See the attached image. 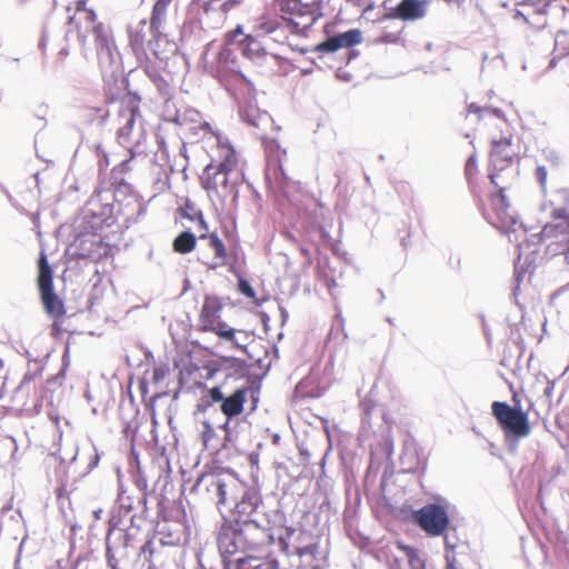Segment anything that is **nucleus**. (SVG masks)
Listing matches in <instances>:
<instances>
[{
    "label": "nucleus",
    "mask_w": 569,
    "mask_h": 569,
    "mask_svg": "<svg viewBox=\"0 0 569 569\" xmlns=\"http://www.w3.org/2000/svg\"><path fill=\"white\" fill-rule=\"evenodd\" d=\"M214 44V41L208 42L201 54L207 72L217 79L230 93H233V90L236 89L234 87L240 83L251 84L247 77L241 72L236 52L230 44L221 46L213 60H208L209 52Z\"/></svg>",
    "instance_id": "20e7f679"
},
{
    "label": "nucleus",
    "mask_w": 569,
    "mask_h": 569,
    "mask_svg": "<svg viewBox=\"0 0 569 569\" xmlns=\"http://www.w3.org/2000/svg\"><path fill=\"white\" fill-rule=\"evenodd\" d=\"M357 54H358V52H357L356 50H351L350 52H348V56H349V58H348V62H350V60H351L352 58H355Z\"/></svg>",
    "instance_id": "e2e57ef3"
},
{
    "label": "nucleus",
    "mask_w": 569,
    "mask_h": 569,
    "mask_svg": "<svg viewBox=\"0 0 569 569\" xmlns=\"http://www.w3.org/2000/svg\"><path fill=\"white\" fill-rule=\"evenodd\" d=\"M164 370L161 368H154L152 371V380L153 382L158 383L164 378Z\"/></svg>",
    "instance_id": "8fccbe9b"
},
{
    "label": "nucleus",
    "mask_w": 569,
    "mask_h": 569,
    "mask_svg": "<svg viewBox=\"0 0 569 569\" xmlns=\"http://www.w3.org/2000/svg\"><path fill=\"white\" fill-rule=\"evenodd\" d=\"M362 41V34L359 29H349L346 32L336 33L328 37L325 41L317 44L313 49L316 52L332 53L341 48L350 49Z\"/></svg>",
    "instance_id": "f3484780"
},
{
    "label": "nucleus",
    "mask_w": 569,
    "mask_h": 569,
    "mask_svg": "<svg viewBox=\"0 0 569 569\" xmlns=\"http://www.w3.org/2000/svg\"><path fill=\"white\" fill-rule=\"evenodd\" d=\"M186 146L182 144L180 148L181 158L179 160H174L173 163H169L170 173L182 172L184 174V179H187V166H188V157L186 156Z\"/></svg>",
    "instance_id": "473e14b6"
},
{
    "label": "nucleus",
    "mask_w": 569,
    "mask_h": 569,
    "mask_svg": "<svg viewBox=\"0 0 569 569\" xmlns=\"http://www.w3.org/2000/svg\"><path fill=\"white\" fill-rule=\"evenodd\" d=\"M222 305L217 297L207 296L200 312L201 329H213V323L220 320Z\"/></svg>",
    "instance_id": "412c9836"
},
{
    "label": "nucleus",
    "mask_w": 569,
    "mask_h": 569,
    "mask_svg": "<svg viewBox=\"0 0 569 569\" xmlns=\"http://www.w3.org/2000/svg\"><path fill=\"white\" fill-rule=\"evenodd\" d=\"M138 102L137 96L129 97L126 108L119 112L123 123L118 129L117 139L128 150L131 159L147 154L146 130Z\"/></svg>",
    "instance_id": "423d86ee"
},
{
    "label": "nucleus",
    "mask_w": 569,
    "mask_h": 569,
    "mask_svg": "<svg viewBox=\"0 0 569 569\" xmlns=\"http://www.w3.org/2000/svg\"><path fill=\"white\" fill-rule=\"evenodd\" d=\"M99 460H100V457L96 452V455L93 456L92 460L88 465V472H90L91 470H93L98 466Z\"/></svg>",
    "instance_id": "5fc2aeb1"
},
{
    "label": "nucleus",
    "mask_w": 569,
    "mask_h": 569,
    "mask_svg": "<svg viewBox=\"0 0 569 569\" xmlns=\"http://www.w3.org/2000/svg\"><path fill=\"white\" fill-rule=\"evenodd\" d=\"M541 210L549 212L550 222L569 221V189H560L556 193V200L543 202Z\"/></svg>",
    "instance_id": "a211bd4d"
},
{
    "label": "nucleus",
    "mask_w": 569,
    "mask_h": 569,
    "mask_svg": "<svg viewBox=\"0 0 569 569\" xmlns=\"http://www.w3.org/2000/svg\"><path fill=\"white\" fill-rule=\"evenodd\" d=\"M108 110L106 108H88L84 110V117L88 121L102 126L108 118Z\"/></svg>",
    "instance_id": "7c9ffc66"
},
{
    "label": "nucleus",
    "mask_w": 569,
    "mask_h": 569,
    "mask_svg": "<svg viewBox=\"0 0 569 569\" xmlns=\"http://www.w3.org/2000/svg\"><path fill=\"white\" fill-rule=\"evenodd\" d=\"M151 33L152 38H156L160 33V30H152L151 22L148 24L146 20H140L137 26H130L129 33V46L138 59L147 57L146 42L148 49L157 56L156 50L152 48V39L146 40L147 33Z\"/></svg>",
    "instance_id": "4468645a"
},
{
    "label": "nucleus",
    "mask_w": 569,
    "mask_h": 569,
    "mask_svg": "<svg viewBox=\"0 0 569 569\" xmlns=\"http://www.w3.org/2000/svg\"><path fill=\"white\" fill-rule=\"evenodd\" d=\"M430 0H400L396 6L387 8V18L405 22L425 19L429 12Z\"/></svg>",
    "instance_id": "ddd939ff"
},
{
    "label": "nucleus",
    "mask_w": 569,
    "mask_h": 569,
    "mask_svg": "<svg viewBox=\"0 0 569 569\" xmlns=\"http://www.w3.org/2000/svg\"><path fill=\"white\" fill-rule=\"evenodd\" d=\"M231 420L226 418V421L219 426V429L223 431V438L220 441L221 448H228L229 443L233 441L232 429L230 427Z\"/></svg>",
    "instance_id": "f704fd0d"
},
{
    "label": "nucleus",
    "mask_w": 569,
    "mask_h": 569,
    "mask_svg": "<svg viewBox=\"0 0 569 569\" xmlns=\"http://www.w3.org/2000/svg\"><path fill=\"white\" fill-rule=\"evenodd\" d=\"M158 143H159V150L156 153L157 160L168 161L169 154H168V149L164 143V140L160 139V140H158Z\"/></svg>",
    "instance_id": "a18cd8bd"
},
{
    "label": "nucleus",
    "mask_w": 569,
    "mask_h": 569,
    "mask_svg": "<svg viewBox=\"0 0 569 569\" xmlns=\"http://www.w3.org/2000/svg\"><path fill=\"white\" fill-rule=\"evenodd\" d=\"M249 392H250V400H251L250 412H253L257 409V406L259 402V397L251 389L249 390Z\"/></svg>",
    "instance_id": "603ef678"
},
{
    "label": "nucleus",
    "mask_w": 569,
    "mask_h": 569,
    "mask_svg": "<svg viewBox=\"0 0 569 569\" xmlns=\"http://www.w3.org/2000/svg\"><path fill=\"white\" fill-rule=\"evenodd\" d=\"M249 390L250 387L244 385L234 389L230 395L224 396L220 410L228 420H232L243 411Z\"/></svg>",
    "instance_id": "6ab92c4d"
},
{
    "label": "nucleus",
    "mask_w": 569,
    "mask_h": 569,
    "mask_svg": "<svg viewBox=\"0 0 569 569\" xmlns=\"http://www.w3.org/2000/svg\"><path fill=\"white\" fill-rule=\"evenodd\" d=\"M281 316H282V320L284 321L288 317L287 315V311L284 309L281 308Z\"/></svg>",
    "instance_id": "338daca9"
},
{
    "label": "nucleus",
    "mask_w": 569,
    "mask_h": 569,
    "mask_svg": "<svg viewBox=\"0 0 569 569\" xmlns=\"http://www.w3.org/2000/svg\"><path fill=\"white\" fill-rule=\"evenodd\" d=\"M101 513H102V510H101V509H99V510H96V511L93 512V516H94V518H96V519H100Z\"/></svg>",
    "instance_id": "69168bd1"
},
{
    "label": "nucleus",
    "mask_w": 569,
    "mask_h": 569,
    "mask_svg": "<svg viewBox=\"0 0 569 569\" xmlns=\"http://www.w3.org/2000/svg\"><path fill=\"white\" fill-rule=\"evenodd\" d=\"M512 401L513 406L506 401H493L491 411L503 431L509 451L515 452L518 449L519 440L530 433L531 427L528 412L521 409L520 400L516 393L512 396Z\"/></svg>",
    "instance_id": "39448f33"
},
{
    "label": "nucleus",
    "mask_w": 569,
    "mask_h": 569,
    "mask_svg": "<svg viewBox=\"0 0 569 569\" xmlns=\"http://www.w3.org/2000/svg\"><path fill=\"white\" fill-rule=\"evenodd\" d=\"M218 549L223 558L224 569H228L226 559L238 553L257 551L274 543V533L271 521L259 517V520L229 521L224 520L219 529Z\"/></svg>",
    "instance_id": "f03ea898"
},
{
    "label": "nucleus",
    "mask_w": 569,
    "mask_h": 569,
    "mask_svg": "<svg viewBox=\"0 0 569 569\" xmlns=\"http://www.w3.org/2000/svg\"><path fill=\"white\" fill-rule=\"evenodd\" d=\"M57 462H58V458L53 455L49 456L47 459L48 465H51V463L56 465Z\"/></svg>",
    "instance_id": "052dcab7"
},
{
    "label": "nucleus",
    "mask_w": 569,
    "mask_h": 569,
    "mask_svg": "<svg viewBox=\"0 0 569 569\" xmlns=\"http://www.w3.org/2000/svg\"><path fill=\"white\" fill-rule=\"evenodd\" d=\"M87 14H88V19L91 21V22H94L96 19H97V14L94 12V10L90 9L87 11Z\"/></svg>",
    "instance_id": "bf43d9fd"
},
{
    "label": "nucleus",
    "mask_w": 569,
    "mask_h": 569,
    "mask_svg": "<svg viewBox=\"0 0 569 569\" xmlns=\"http://www.w3.org/2000/svg\"><path fill=\"white\" fill-rule=\"evenodd\" d=\"M237 3H239V0H227L226 2L222 3L221 8L223 11H228Z\"/></svg>",
    "instance_id": "6e6d98bb"
},
{
    "label": "nucleus",
    "mask_w": 569,
    "mask_h": 569,
    "mask_svg": "<svg viewBox=\"0 0 569 569\" xmlns=\"http://www.w3.org/2000/svg\"><path fill=\"white\" fill-rule=\"evenodd\" d=\"M517 156V148L512 143V136L491 139L490 166L495 170H503Z\"/></svg>",
    "instance_id": "2eb2a0df"
},
{
    "label": "nucleus",
    "mask_w": 569,
    "mask_h": 569,
    "mask_svg": "<svg viewBox=\"0 0 569 569\" xmlns=\"http://www.w3.org/2000/svg\"><path fill=\"white\" fill-rule=\"evenodd\" d=\"M263 506L262 496L258 487L247 488L240 500L234 503V512L237 517L234 520L247 522L250 520H259V517L270 520L267 512L261 510Z\"/></svg>",
    "instance_id": "f8f14e48"
},
{
    "label": "nucleus",
    "mask_w": 569,
    "mask_h": 569,
    "mask_svg": "<svg viewBox=\"0 0 569 569\" xmlns=\"http://www.w3.org/2000/svg\"><path fill=\"white\" fill-rule=\"evenodd\" d=\"M92 32L96 40V46L101 47L103 44H111V34L109 28L104 27L103 23L99 22L92 27Z\"/></svg>",
    "instance_id": "c756f323"
},
{
    "label": "nucleus",
    "mask_w": 569,
    "mask_h": 569,
    "mask_svg": "<svg viewBox=\"0 0 569 569\" xmlns=\"http://www.w3.org/2000/svg\"><path fill=\"white\" fill-rule=\"evenodd\" d=\"M240 117L244 122L256 128H259L262 123H267L271 120L267 112L258 113L254 109L240 111Z\"/></svg>",
    "instance_id": "cd10ccee"
},
{
    "label": "nucleus",
    "mask_w": 569,
    "mask_h": 569,
    "mask_svg": "<svg viewBox=\"0 0 569 569\" xmlns=\"http://www.w3.org/2000/svg\"><path fill=\"white\" fill-rule=\"evenodd\" d=\"M485 113H490V114H492V116H495L496 118H499V119L505 117V113L499 108L487 107V111H485Z\"/></svg>",
    "instance_id": "3c124183"
},
{
    "label": "nucleus",
    "mask_w": 569,
    "mask_h": 569,
    "mask_svg": "<svg viewBox=\"0 0 569 569\" xmlns=\"http://www.w3.org/2000/svg\"><path fill=\"white\" fill-rule=\"evenodd\" d=\"M543 156L546 160L549 161L553 167H558L561 163L559 152L555 149H545Z\"/></svg>",
    "instance_id": "a19ab883"
},
{
    "label": "nucleus",
    "mask_w": 569,
    "mask_h": 569,
    "mask_svg": "<svg viewBox=\"0 0 569 569\" xmlns=\"http://www.w3.org/2000/svg\"><path fill=\"white\" fill-rule=\"evenodd\" d=\"M130 191L128 183L118 187L100 189L91 196L80 214L74 219L72 229L74 239L69 246L70 253L79 259L94 258L100 240L96 239L97 232L103 227H111L117 221V214L123 212V207L136 204L142 210L136 196Z\"/></svg>",
    "instance_id": "f257e3e1"
},
{
    "label": "nucleus",
    "mask_w": 569,
    "mask_h": 569,
    "mask_svg": "<svg viewBox=\"0 0 569 569\" xmlns=\"http://www.w3.org/2000/svg\"><path fill=\"white\" fill-rule=\"evenodd\" d=\"M496 177H497V176H496L495 173H490V174H489L490 182H491L492 184H495V186H498V184H497V181H496Z\"/></svg>",
    "instance_id": "0e129e2a"
},
{
    "label": "nucleus",
    "mask_w": 569,
    "mask_h": 569,
    "mask_svg": "<svg viewBox=\"0 0 569 569\" xmlns=\"http://www.w3.org/2000/svg\"><path fill=\"white\" fill-rule=\"evenodd\" d=\"M238 291L247 298H254L256 296V291L250 282L242 277H239L238 279Z\"/></svg>",
    "instance_id": "c9c22d12"
},
{
    "label": "nucleus",
    "mask_w": 569,
    "mask_h": 569,
    "mask_svg": "<svg viewBox=\"0 0 569 569\" xmlns=\"http://www.w3.org/2000/svg\"><path fill=\"white\" fill-rule=\"evenodd\" d=\"M172 0H157L151 13V29L159 30L166 16L168 6Z\"/></svg>",
    "instance_id": "bb28decb"
},
{
    "label": "nucleus",
    "mask_w": 569,
    "mask_h": 569,
    "mask_svg": "<svg viewBox=\"0 0 569 569\" xmlns=\"http://www.w3.org/2000/svg\"><path fill=\"white\" fill-rule=\"evenodd\" d=\"M197 244V238L193 232L190 230H184L180 232L172 242L173 251L187 254L191 252Z\"/></svg>",
    "instance_id": "a878e982"
},
{
    "label": "nucleus",
    "mask_w": 569,
    "mask_h": 569,
    "mask_svg": "<svg viewBox=\"0 0 569 569\" xmlns=\"http://www.w3.org/2000/svg\"><path fill=\"white\" fill-rule=\"evenodd\" d=\"M409 556V565L412 569H420L425 565V561L418 556L415 549H410L408 552Z\"/></svg>",
    "instance_id": "ea45409f"
},
{
    "label": "nucleus",
    "mask_w": 569,
    "mask_h": 569,
    "mask_svg": "<svg viewBox=\"0 0 569 569\" xmlns=\"http://www.w3.org/2000/svg\"><path fill=\"white\" fill-rule=\"evenodd\" d=\"M194 487H204L207 491L211 492L212 496L217 499L218 507L227 505L229 485L219 476L203 475L197 480Z\"/></svg>",
    "instance_id": "aec40b11"
},
{
    "label": "nucleus",
    "mask_w": 569,
    "mask_h": 569,
    "mask_svg": "<svg viewBox=\"0 0 569 569\" xmlns=\"http://www.w3.org/2000/svg\"><path fill=\"white\" fill-rule=\"evenodd\" d=\"M134 486L139 490L140 495L133 497L126 495L124 491H120L118 495V510L112 516V523L114 527H119L122 532L123 545L130 546L136 539L138 532L142 528L148 508V483L143 475L138 470L132 475Z\"/></svg>",
    "instance_id": "7ed1b4c3"
},
{
    "label": "nucleus",
    "mask_w": 569,
    "mask_h": 569,
    "mask_svg": "<svg viewBox=\"0 0 569 569\" xmlns=\"http://www.w3.org/2000/svg\"><path fill=\"white\" fill-rule=\"evenodd\" d=\"M553 388H555V383L553 382H548V385H547V387L545 389V396L548 397V398L551 397Z\"/></svg>",
    "instance_id": "4d7b16f0"
},
{
    "label": "nucleus",
    "mask_w": 569,
    "mask_h": 569,
    "mask_svg": "<svg viewBox=\"0 0 569 569\" xmlns=\"http://www.w3.org/2000/svg\"><path fill=\"white\" fill-rule=\"evenodd\" d=\"M198 211V209L194 208L192 203H187L186 207L182 209V217L184 218V214L188 213L191 217L194 218V212Z\"/></svg>",
    "instance_id": "864d4df0"
},
{
    "label": "nucleus",
    "mask_w": 569,
    "mask_h": 569,
    "mask_svg": "<svg viewBox=\"0 0 569 569\" xmlns=\"http://www.w3.org/2000/svg\"><path fill=\"white\" fill-rule=\"evenodd\" d=\"M415 521L430 537L443 536L450 526L448 512L439 503H428L417 510Z\"/></svg>",
    "instance_id": "9b49d317"
},
{
    "label": "nucleus",
    "mask_w": 569,
    "mask_h": 569,
    "mask_svg": "<svg viewBox=\"0 0 569 569\" xmlns=\"http://www.w3.org/2000/svg\"><path fill=\"white\" fill-rule=\"evenodd\" d=\"M445 543L447 549L453 550L456 545L450 540L448 536L445 537Z\"/></svg>",
    "instance_id": "13d9d810"
},
{
    "label": "nucleus",
    "mask_w": 569,
    "mask_h": 569,
    "mask_svg": "<svg viewBox=\"0 0 569 569\" xmlns=\"http://www.w3.org/2000/svg\"><path fill=\"white\" fill-rule=\"evenodd\" d=\"M547 177H548L547 168L542 164H538L535 170V178H536L537 182L539 183L542 192H546V189H547Z\"/></svg>",
    "instance_id": "e433bc0d"
},
{
    "label": "nucleus",
    "mask_w": 569,
    "mask_h": 569,
    "mask_svg": "<svg viewBox=\"0 0 569 569\" xmlns=\"http://www.w3.org/2000/svg\"><path fill=\"white\" fill-rule=\"evenodd\" d=\"M477 171V156L476 152L470 154L467 159L466 167H465V173L468 180H470Z\"/></svg>",
    "instance_id": "4c0bfd02"
},
{
    "label": "nucleus",
    "mask_w": 569,
    "mask_h": 569,
    "mask_svg": "<svg viewBox=\"0 0 569 569\" xmlns=\"http://www.w3.org/2000/svg\"><path fill=\"white\" fill-rule=\"evenodd\" d=\"M122 530L110 520V529L106 537V560L110 569L119 568L120 558L127 557L129 546L123 545ZM132 543L130 545V547Z\"/></svg>",
    "instance_id": "dca6fc26"
},
{
    "label": "nucleus",
    "mask_w": 569,
    "mask_h": 569,
    "mask_svg": "<svg viewBox=\"0 0 569 569\" xmlns=\"http://www.w3.org/2000/svg\"><path fill=\"white\" fill-rule=\"evenodd\" d=\"M497 201H498V203L496 206H497V210L498 211H505L509 207V203L507 202V197L505 194V189L503 188H500L498 190Z\"/></svg>",
    "instance_id": "37998d69"
},
{
    "label": "nucleus",
    "mask_w": 569,
    "mask_h": 569,
    "mask_svg": "<svg viewBox=\"0 0 569 569\" xmlns=\"http://www.w3.org/2000/svg\"><path fill=\"white\" fill-rule=\"evenodd\" d=\"M184 218L191 220V221H197L198 224H199V228L207 231L208 230V223L207 221L204 220V217H203V213L201 210H198L194 212V218L191 217L190 214L186 213L184 214Z\"/></svg>",
    "instance_id": "79ce46f5"
},
{
    "label": "nucleus",
    "mask_w": 569,
    "mask_h": 569,
    "mask_svg": "<svg viewBox=\"0 0 569 569\" xmlns=\"http://www.w3.org/2000/svg\"><path fill=\"white\" fill-rule=\"evenodd\" d=\"M200 240L208 239L209 240V247L214 251V256L218 259H224L227 256V250L223 241L218 237L217 233H209V234H200Z\"/></svg>",
    "instance_id": "c85d7f7f"
},
{
    "label": "nucleus",
    "mask_w": 569,
    "mask_h": 569,
    "mask_svg": "<svg viewBox=\"0 0 569 569\" xmlns=\"http://www.w3.org/2000/svg\"><path fill=\"white\" fill-rule=\"evenodd\" d=\"M272 530H273V533H276L273 527H272ZM290 536H291V532H287L286 536L274 535V540L276 539L278 540V545H279L280 549L284 552H287V550L289 548L288 539L290 538Z\"/></svg>",
    "instance_id": "c03bdc74"
},
{
    "label": "nucleus",
    "mask_w": 569,
    "mask_h": 569,
    "mask_svg": "<svg viewBox=\"0 0 569 569\" xmlns=\"http://www.w3.org/2000/svg\"><path fill=\"white\" fill-rule=\"evenodd\" d=\"M140 551L143 556H152L153 553V542L151 540L146 541L142 547L140 548Z\"/></svg>",
    "instance_id": "09e8293b"
},
{
    "label": "nucleus",
    "mask_w": 569,
    "mask_h": 569,
    "mask_svg": "<svg viewBox=\"0 0 569 569\" xmlns=\"http://www.w3.org/2000/svg\"><path fill=\"white\" fill-rule=\"evenodd\" d=\"M69 54V51L67 48H62L60 49V51L58 52V59L57 61L54 62V67L56 69L58 70L59 68L63 67V60L64 58Z\"/></svg>",
    "instance_id": "49530a36"
},
{
    "label": "nucleus",
    "mask_w": 569,
    "mask_h": 569,
    "mask_svg": "<svg viewBox=\"0 0 569 569\" xmlns=\"http://www.w3.org/2000/svg\"><path fill=\"white\" fill-rule=\"evenodd\" d=\"M337 77H338V78H340V79H343V80H346V81H349V80H350V76H349L348 73H343V74H342V73L338 72V73H337Z\"/></svg>",
    "instance_id": "680f3d73"
},
{
    "label": "nucleus",
    "mask_w": 569,
    "mask_h": 569,
    "mask_svg": "<svg viewBox=\"0 0 569 569\" xmlns=\"http://www.w3.org/2000/svg\"><path fill=\"white\" fill-rule=\"evenodd\" d=\"M232 169L230 161H220L218 164L212 162L207 164L200 177L202 188L209 193V196H216L221 201H224L228 197H232V200L238 198V190L234 184L229 183V173Z\"/></svg>",
    "instance_id": "1a4fd4ad"
},
{
    "label": "nucleus",
    "mask_w": 569,
    "mask_h": 569,
    "mask_svg": "<svg viewBox=\"0 0 569 569\" xmlns=\"http://www.w3.org/2000/svg\"><path fill=\"white\" fill-rule=\"evenodd\" d=\"M266 182L272 192L286 196L290 186L293 184L292 179L283 169L282 158L286 156V150H281L279 143L276 140H271L266 146Z\"/></svg>",
    "instance_id": "9d476101"
},
{
    "label": "nucleus",
    "mask_w": 569,
    "mask_h": 569,
    "mask_svg": "<svg viewBox=\"0 0 569 569\" xmlns=\"http://www.w3.org/2000/svg\"><path fill=\"white\" fill-rule=\"evenodd\" d=\"M468 111L472 112V113H477V114H479L480 118H482L485 114V111H487V107H479L476 103H470L468 106Z\"/></svg>",
    "instance_id": "de8ad7c7"
},
{
    "label": "nucleus",
    "mask_w": 569,
    "mask_h": 569,
    "mask_svg": "<svg viewBox=\"0 0 569 569\" xmlns=\"http://www.w3.org/2000/svg\"><path fill=\"white\" fill-rule=\"evenodd\" d=\"M375 407H376V403L370 396L365 397L360 401L362 423L370 425L371 412L373 411Z\"/></svg>",
    "instance_id": "72a5a7b5"
},
{
    "label": "nucleus",
    "mask_w": 569,
    "mask_h": 569,
    "mask_svg": "<svg viewBox=\"0 0 569 569\" xmlns=\"http://www.w3.org/2000/svg\"><path fill=\"white\" fill-rule=\"evenodd\" d=\"M98 63L102 73L104 88L111 98H116L121 89L128 87V80L123 76L120 56L113 43L97 47Z\"/></svg>",
    "instance_id": "6e6552de"
},
{
    "label": "nucleus",
    "mask_w": 569,
    "mask_h": 569,
    "mask_svg": "<svg viewBox=\"0 0 569 569\" xmlns=\"http://www.w3.org/2000/svg\"><path fill=\"white\" fill-rule=\"evenodd\" d=\"M279 6L283 13L297 16L309 21L307 26H311L317 21V17L311 12L310 7L303 4L301 0H279Z\"/></svg>",
    "instance_id": "4be33fe9"
},
{
    "label": "nucleus",
    "mask_w": 569,
    "mask_h": 569,
    "mask_svg": "<svg viewBox=\"0 0 569 569\" xmlns=\"http://www.w3.org/2000/svg\"><path fill=\"white\" fill-rule=\"evenodd\" d=\"M84 4H86V0H80L78 2V9H80L81 7H84Z\"/></svg>",
    "instance_id": "774afa93"
},
{
    "label": "nucleus",
    "mask_w": 569,
    "mask_h": 569,
    "mask_svg": "<svg viewBox=\"0 0 569 569\" xmlns=\"http://www.w3.org/2000/svg\"><path fill=\"white\" fill-rule=\"evenodd\" d=\"M239 49L246 58L256 62H260L267 56V51L261 42L251 36H246L240 41Z\"/></svg>",
    "instance_id": "5701e85b"
},
{
    "label": "nucleus",
    "mask_w": 569,
    "mask_h": 569,
    "mask_svg": "<svg viewBox=\"0 0 569 569\" xmlns=\"http://www.w3.org/2000/svg\"><path fill=\"white\" fill-rule=\"evenodd\" d=\"M38 291L44 311L53 319L52 331L58 333L61 330L58 319L66 315L64 301L54 291L53 270L43 251L38 257Z\"/></svg>",
    "instance_id": "0eeeda50"
},
{
    "label": "nucleus",
    "mask_w": 569,
    "mask_h": 569,
    "mask_svg": "<svg viewBox=\"0 0 569 569\" xmlns=\"http://www.w3.org/2000/svg\"><path fill=\"white\" fill-rule=\"evenodd\" d=\"M234 569H279V562L273 558L243 557L234 561Z\"/></svg>",
    "instance_id": "b1692460"
},
{
    "label": "nucleus",
    "mask_w": 569,
    "mask_h": 569,
    "mask_svg": "<svg viewBox=\"0 0 569 569\" xmlns=\"http://www.w3.org/2000/svg\"><path fill=\"white\" fill-rule=\"evenodd\" d=\"M213 329H206L204 331L214 332L220 339L224 341H231L233 342L234 347L240 350H246L247 346L244 343H240L236 339V330L231 327H229L224 321L221 319L218 320L216 323H213Z\"/></svg>",
    "instance_id": "393cba45"
},
{
    "label": "nucleus",
    "mask_w": 569,
    "mask_h": 569,
    "mask_svg": "<svg viewBox=\"0 0 569 569\" xmlns=\"http://www.w3.org/2000/svg\"><path fill=\"white\" fill-rule=\"evenodd\" d=\"M224 393L221 390L220 386H214L208 390V398L210 403H222Z\"/></svg>",
    "instance_id": "58836bf2"
},
{
    "label": "nucleus",
    "mask_w": 569,
    "mask_h": 569,
    "mask_svg": "<svg viewBox=\"0 0 569 569\" xmlns=\"http://www.w3.org/2000/svg\"><path fill=\"white\" fill-rule=\"evenodd\" d=\"M202 440L206 446L220 447L221 439L217 438L216 430L209 421L203 422Z\"/></svg>",
    "instance_id": "2f4dec72"
}]
</instances>
